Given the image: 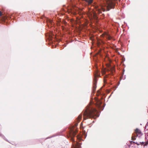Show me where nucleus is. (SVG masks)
I'll use <instances>...</instances> for the list:
<instances>
[{"label":"nucleus","mask_w":148,"mask_h":148,"mask_svg":"<svg viewBox=\"0 0 148 148\" xmlns=\"http://www.w3.org/2000/svg\"><path fill=\"white\" fill-rule=\"evenodd\" d=\"M115 0H106L104 5L100 6L96 4L93 5L94 8L97 12V13L94 11L93 9H89L87 14L92 18L97 20L98 19V15L102 14V11H109L110 9H114L116 5Z\"/></svg>","instance_id":"nucleus-1"},{"label":"nucleus","mask_w":148,"mask_h":148,"mask_svg":"<svg viewBox=\"0 0 148 148\" xmlns=\"http://www.w3.org/2000/svg\"><path fill=\"white\" fill-rule=\"evenodd\" d=\"M98 112L95 109L91 107H88L83 113L84 120H86L91 118L96 119L98 116L97 115Z\"/></svg>","instance_id":"nucleus-2"},{"label":"nucleus","mask_w":148,"mask_h":148,"mask_svg":"<svg viewBox=\"0 0 148 148\" xmlns=\"http://www.w3.org/2000/svg\"><path fill=\"white\" fill-rule=\"evenodd\" d=\"M77 125V123H76L75 126H73L70 128L69 131V136L71 137V140L73 141L72 145L74 148H80L81 147L80 145L77 142H75L73 138L77 132V129L76 127Z\"/></svg>","instance_id":"nucleus-3"},{"label":"nucleus","mask_w":148,"mask_h":148,"mask_svg":"<svg viewBox=\"0 0 148 148\" xmlns=\"http://www.w3.org/2000/svg\"><path fill=\"white\" fill-rule=\"evenodd\" d=\"M98 71H96V73L95 74V78L94 80V83L92 89L93 93H94L95 92L96 88L97 82V79L96 78L97 77L100 76V75L98 74Z\"/></svg>","instance_id":"nucleus-4"},{"label":"nucleus","mask_w":148,"mask_h":148,"mask_svg":"<svg viewBox=\"0 0 148 148\" xmlns=\"http://www.w3.org/2000/svg\"><path fill=\"white\" fill-rule=\"evenodd\" d=\"M135 133L137 136H139V137L142 135V133L140 130L138 128H136L135 130Z\"/></svg>","instance_id":"nucleus-5"},{"label":"nucleus","mask_w":148,"mask_h":148,"mask_svg":"<svg viewBox=\"0 0 148 148\" xmlns=\"http://www.w3.org/2000/svg\"><path fill=\"white\" fill-rule=\"evenodd\" d=\"M102 36H104L108 40H110L111 39H112V37L106 32L103 34Z\"/></svg>","instance_id":"nucleus-6"},{"label":"nucleus","mask_w":148,"mask_h":148,"mask_svg":"<svg viewBox=\"0 0 148 148\" xmlns=\"http://www.w3.org/2000/svg\"><path fill=\"white\" fill-rule=\"evenodd\" d=\"M82 114H80L79 115V116H78V118L77 119V121L78 122H79L81 119H82Z\"/></svg>","instance_id":"nucleus-7"},{"label":"nucleus","mask_w":148,"mask_h":148,"mask_svg":"<svg viewBox=\"0 0 148 148\" xmlns=\"http://www.w3.org/2000/svg\"><path fill=\"white\" fill-rule=\"evenodd\" d=\"M111 71V72L112 73V74H113L115 72V70L114 69V67L111 68L110 69Z\"/></svg>","instance_id":"nucleus-8"},{"label":"nucleus","mask_w":148,"mask_h":148,"mask_svg":"<svg viewBox=\"0 0 148 148\" xmlns=\"http://www.w3.org/2000/svg\"><path fill=\"white\" fill-rule=\"evenodd\" d=\"M106 71L105 70H102V73L103 75H104L106 73Z\"/></svg>","instance_id":"nucleus-9"},{"label":"nucleus","mask_w":148,"mask_h":148,"mask_svg":"<svg viewBox=\"0 0 148 148\" xmlns=\"http://www.w3.org/2000/svg\"><path fill=\"white\" fill-rule=\"evenodd\" d=\"M135 136H133L132 137V139L133 140H135L136 139V138L135 137Z\"/></svg>","instance_id":"nucleus-10"},{"label":"nucleus","mask_w":148,"mask_h":148,"mask_svg":"<svg viewBox=\"0 0 148 148\" xmlns=\"http://www.w3.org/2000/svg\"><path fill=\"white\" fill-rule=\"evenodd\" d=\"M107 77L106 76H104V83H105L106 82V80L105 79V78Z\"/></svg>","instance_id":"nucleus-11"},{"label":"nucleus","mask_w":148,"mask_h":148,"mask_svg":"<svg viewBox=\"0 0 148 148\" xmlns=\"http://www.w3.org/2000/svg\"><path fill=\"white\" fill-rule=\"evenodd\" d=\"M77 138L79 140H80L81 139L78 136H77Z\"/></svg>","instance_id":"nucleus-12"},{"label":"nucleus","mask_w":148,"mask_h":148,"mask_svg":"<svg viewBox=\"0 0 148 148\" xmlns=\"http://www.w3.org/2000/svg\"><path fill=\"white\" fill-rule=\"evenodd\" d=\"M135 144H136L137 145H140L137 142H133Z\"/></svg>","instance_id":"nucleus-13"},{"label":"nucleus","mask_w":148,"mask_h":148,"mask_svg":"<svg viewBox=\"0 0 148 148\" xmlns=\"http://www.w3.org/2000/svg\"><path fill=\"white\" fill-rule=\"evenodd\" d=\"M63 23H64V24H66L67 23L66 22L64 21H63Z\"/></svg>","instance_id":"nucleus-14"},{"label":"nucleus","mask_w":148,"mask_h":148,"mask_svg":"<svg viewBox=\"0 0 148 148\" xmlns=\"http://www.w3.org/2000/svg\"><path fill=\"white\" fill-rule=\"evenodd\" d=\"M104 14H103L101 16H102V17H103L104 16Z\"/></svg>","instance_id":"nucleus-15"},{"label":"nucleus","mask_w":148,"mask_h":148,"mask_svg":"<svg viewBox=\"0 0 148 148\" xmlns=\"http://www.w3.org/2000/svg\"><path fill=\"white\" fill-rule=\"evenodd\" d=\"M2 15V13L1 11H0V16H1Z\"/></svg>","instance_id":"nucleus-16"},{"label":"nucleus","mask_w":148,"mask_h":148,"mask_svg":"<svg viewBox=\"0 0 148 148\" xmlns=\"http://www.w3.org/2000/svg\"><path fill=\"white\" fill-rule=\"evenodd\" d=\"M97 93H98V94H100V91L99 90H98L97 91Z\"/></svg>","instance_id":"nucleus-17"},{"label":"nucleus","mask_w":148,"mask_h":148,"mask_svg":"<svg viewBox=\"0 0 148 148\" xmlns=\"http://www.w3.org/2000/svg\"><path fill=\"white\" fill-rule=\"evenodd\" d=\"M101 103H102L101 102H100L99 106H101Z\"/></svg>","instance_id":"nucleus-18"},{"label":"nucleus","mask_w":148,"mask_h":148,"mask_svg":"<svg viewBox=\"0 0 148 148\" xmlns=\"http://www.w3.org/2000/svg\"><path fill=\"white\" fill-rule=\"evenodd\" d=\"M141 143V144H142V145H143L144 144V143L143 142H142V143Z\"/></svg>","instance_id":"nucleus-19"},{"label":"nucleus","mask_w":148,"mask_h":148,"mask_svg":"<svg viewBox=\"0 0 148 148\" xmlns=\"http://www.w3.org/2000/svg\"><path fill=\"white\" fill-rule=\"evenodd\" d=\"M98 43L99 45L100 44V43Z\"/></svg>","instance_id":"nucleus-20"}]
</instances>
